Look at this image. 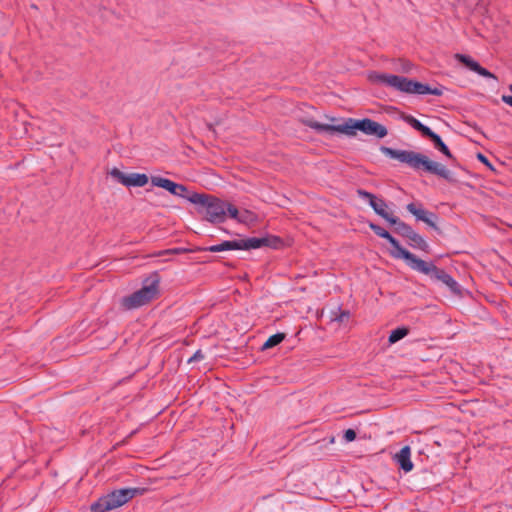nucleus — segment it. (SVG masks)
Returning a JSON list of instances; mask_svg holds the SVG:
<instances>
[{
    "mask_svg": "<svg viewBox=\"0 0 512 512\" xmlns=\"http://www.w3.org/2000/svg\"><path fill=\"white\" fill-rule=\"evenodd\" d=\"M302 123L317 132H325L330 135L341 133L347 136H355L357 130L377 138H384L388 134L387 128L384 125L370 118L361 120L348 118L344 123L338 125L322 124L313 119H303Z\"/></svg>",
    "mask_w": 512,
    "mask_h": 512,
    "instance_id": "obj_1",
    "label": "nucleus"
},
{
    "mask_svg": "<svg viewBox=\"0 0 512 512\" xmlns=\"http://www.w3.org/2000/svg\"><path fill=\"white\" fill-rule=\"evenodd\" d=\"M380 151L385 156L396 159L414 170L422 169L428 173L441 177L448 182L456 181L454 174L444 165L430 160L427 156L421 153L409 150H397L386 146H381Z\"/></svg>",
    "mask_w": 512,
    "mask_h": 512,
    "instance_id": "obj_2",
    "label": "nucleus"
},
{
    "mask_svg": "<svg viewBox=\"0 0 512 512\" xmlns=\"http://www.w3.org/2000/svg\"><path fill=\"white\" fill-rule=\"evenodd\" d=\"M369 80L373 83H381L407 94H431L435 96H441L443 94L442 87L431 88L427 84L394 74L371 72L369 74Z\"/></svg>",
    "mask_w": 512,
    "mask_h": 512,
    "instance_id": "obj_3",
    "label": "nucleus"
},
{
    "mask_svg": "<svg viewBox=\"0 0 512 512\" xmlns=\"http://www.w3.org/2000/svg\"><path fill=\"white\" fill-rule=\"evenodd\" d=\"M160 275L157 271L151 273L143 281V286L132 294L121 299V306L125 310H133L147 305L159 296Z\"/></svg>",
    "mask_w": 512,
    "mask_h": 512,
    "instance_id": "obj_4",
    "label": "nucleus"
},
{
    "mask_svg": "<svg viewBox=\"0 0 512 512\" xmlns=\"http://www.w3.org/2000/svg\"><path fill=\"white\" fill-rule=\"evenodd\" d=\"M188 201L197 205L198 213L210 223H223L225 221L226 202L209 194L193 192Z\"/></svg>",
    "mask_w": 512,
    "mask_h": 512,
    "instance_id": "obj_5",
    "label": "nucleus"
},
{
    "mask_svg": "<svg viewBox=\"0 0 512 512\" xmlns=\"http://www.w3.org/2000/svg\"><path fill=\"white\" fill-rule=\"evenodd\" d=\"M146 491V488L140 487L114 490L111 493L100 497L95 503H93L91 505V511L108 512L110 510L121 507L135 496L145 494Z\"/></svg>",
    "mask_w": 512,
    "mask_h": 512,
    "instance_id": "obj_6",
    "label": "nucleus"
},
{
    "mask_svg": "<svg viewBox=\"0 0 512 512\" xmlns=\"http://www.w3.org/2000/svg\"><path fill=\"white\" fill-rule=\"evenodd\" d=\"M409 267L442 282L453 294H461L460 285L454 280V278L445 270L438 268L433 262H426L416 257Z\"/></svg>",
    "mask_w": 512,
    "mask_h": 512,
    "instance_id": "obj_7",
    "label": "nucleus"
},
{
    "mask_svg": "<svg viewBox=\"0 0 512 512\" xmlns=\"http://www.w3.org/2000/svg\"><path fill=\"white\" fill-rule=\"evenodd\" d=\"M391 224L395 226V232L397 234L407 238L410 241L411 246L425 252L428 251L429 245L425 239L420 234L415 232L410 225L401 221L398 217L396 219H391Z\"/></svg>",
    "mask_w": 512,
    "mask_h": 512,
    "instance_id": "obj_8",
    "label": "nucleus"
},
{
    "mask_svg": "<svg viewBox=\"0 0 512 512\" xmlns=\"http://www.w3.org/2000/svg\"><path fill=\"white\" fill-rule=\"evenodd\" d=\"M110 175L126 187H143L149 182V177L144 173L125 174L118 168H113Z\"/></svg>",
    "mask_w": 512,
    "mask_h": 512,
    "instance_id": "obj_9",
    "label": "nucleus"
},
{
    "mask_svg": "<svg viewBox=\"0 0 512 512\" xmlns=\"http://www.w3.org/2000/svg\"><path fill=\"white\" fill-rule=\"evenodd\" d=\"M282 243L281 239L276 236H269V237H252L247 239H239V250H250V249H257L260 247H272V248H278L279 245Z\"/></svg>",
    "mask_w": 512,
    "mask_h": 512,
    "instance_id": "obj_10",
    "label": "nucleus"
},
{
    "mask_svg": "<svg viewBox=\"0 0 512 512\" xmlns=\"http://www.w3.org/2000/svg\"><path fill=\"white\" fill-rule=\"evenodd\" d=\"M357 194L359 197H361L363 199H367L369 201L371 208L374 210V212L377 215H379L380 217L384 218L390 224H391V219L397 218L386 211L387 204L383 199L377 198L374 194H372L366 190H363V189H358Z\"/></svg>",
    "mask_w": 512,
    "mask_h": 512,
    "instance_id": "obj_11",
    "label": "nucleus"
},
{
    "mask_svg": "<svg viewBox=\"0 0 512 512\" xmlns=\"http://www.w3.org/2000/svg\"><path fill=\"white\" fill-rule=\"evenodd\" d=\"M406 209L410 212L418 221H423L429 227L438 230L436 225V221L438 220V216L430 211L425 210L422 207V204L409 203L406 205Z\"/></svg>",
    "mask_w": 512,
    "mask_h": 512,
    "instance_id": "obj_12",
    "label": "nucleus"
},
{
    "mask_svg": "<svg viewBox=\"0 0 512 512\" xmlns=\"http://www.w3.org/2000/svg\"><path fill=\"white\" fill-rule=\"evenodd\" d=\"M381 238L386 239L394 248L393 251L390 252V255L396 259L402 258L406 261L407 265L410 266L414 261L416 256L403 248L398 240L394 238L388 231H383Z\"/></svg>",
    "mask_w": 512,
    "mask_h": 512,
    "instance_id": "obj_13",
    "label": "nucleus"
},
{
    "mask_svg": "<svg viewBox=\"0 0 512 512\" xmlns=\"http://www.w3.org/2000/svg\"><path fill=\"white\" fill-rule=\"evenodd\" d=\"M455 58L464 64L467 68H469L471 71L476 72L477 74L486 77V78H493L496 79V76L488 71L486 68L482 67L478 62L473 60L470 56L464 55V54H456Z\"/></svg>",
    "mask_w": 512,
    "mask_h": 512,
    "instance_id": "obj_14",
    "label": "nucleus"
},
{
    "mask_svg": "<svg viewBox=\"0 0 512 512\" xmlns=\"http://www.w3.org/2000/svg\"><path fill=\"white\" fill-rule=\"evenodd\" d=\"M394 460L404 472H410L413 469L411 449L409 446L401 448V450L394 455Z\"/></svg>",
    "mask_w": 512,
    "mask_h": 512,
    "instance_id": "obj_15",
    "label": "nucleus"
},
{
    "mask_svg": "<svg viewBox=\"0 0 512 512\" xmlns=\"http://www.w3.org/2000/svg\"><path fill=\"white\" fill-rule=\"evenodd\" d=\"M150 180H151V183L153 186L163 188V189L167 190L169 193H171L172 195L177 193L176 190L178 189L179 183H175L170 179L163 178L160 176H152L150 178Z\"/></svg>",
    "mask_w": 512,
    "mask_h": 512,
    "instance_id": "obj_16",
    "label": "nucleus"
},
{
    "mask_svg": "<svg viewBox=\"0 0 512 512\" xmlns=\"http://www.w3.org/2000/svg\"><path fill=\"white\" fill-rule=\"evenodd\" d=\"M426 137L429 138L433 143L434 147L441 153H443L447 158L454 159L448 146L442 141L441 137L438 134L431 130Z\"/></svg>",
    "mask_w": 512,
    "mask_h": 512,
    "instance_id": "obj_17",
    "label": "nucleus"
},
{
    "mask_svg": "<svg viewBox=\"0 0 512 512\" xmlns=\"http://www.w3.org/2000/svg\"><path fill=\"white\" fill-rule=\"evenodd\" d=\"M209 252H222L228 250H239L238 240L223 241L220 244L212 245L203 249Z\"/></svg>",
    "mask_w": 512,
    "mask_h": 512,
    "instance_id": "obj_18",
    "label": "nucleus"
},
{
    "mask_svg": "<svg viewBox=\"0 0 512 512\" xmlns=\"http://www.w3.org/2000/svg\"><path fill=\"white\" fill-rule=\"evenodd\" d=\"M403 119L411 127H413L415 130L419 131L422 134V136H424V137H426L427 134L431 131V129L428 126H425L419 120H417L415 117H413L411 115H404Z\"/></svg>",
    "mask_w": 512,
    "mask_h": 512,
    "instance_id": "obj_19",
    "label": "nucleus"
},
{
    "mask_svg": "<svg viewBox=\"0 0 512 512\" xmlns=\"http://www.w3.org/2000/svg\"><path fill=\"white\" fill-rule=\"evenodd\" d=\"M350 312L348 310H342L340 307H337L335 310L331 311V321L344 323L350 319Z\"/></svg>",
    "mask_w": 512,
    "mask_h": 512,
    "instance_id": "obj_20",
    "label": "nucleus"
},
{
    "mask_svg": "<svg viewBox=\"0 0 512 512\" xmlns=\"http://www.w3.org/2000/svg\"><path fill=\"white\" fill-rule=\"evenodd\" d=\"M409 333V328L407 327H398L391 331L388 341L390 344H394L398 342L399 340L403 339L405 336H407Z\"/></svg>",
    "mask_w": 512,
    "mask_h": 512,
    "instance_id": "obj_21",
    "label": "nucleus"
},
{
    "mask_svg": "<svg viewBox=\"0 0 512 512\" xmlns=\"http://www.w3.org/2000/svg\"><path fill=\"white\" fill-rule=\"evenodd\" d=\"M227 213L230 216V218L235 219L239 222L244 223L247 220V217H244V215H239L238 209L228 202H226L225 216L227 215Z\"/></svg>",
    "mask_w": 512,
    "mask_h": 512,
    "instance_id": "obj_22",
    "label": "nucleus"
},
{
    "mask_svg": "<svg viewBox=\"0 0 512 512\" xmlns=\"http://www.w3.org/2000/svg\"><path fill=\"white\" fill-rule=\"evenodd\" d=\"M285 339L284 333H276L271 335L263 344L262 349L266 350L280 344Z\"/></svg>",
    "mask_w": 512,
    "mask_h": 512,
    "instance_id": "obj_23",
    "label": "nucleus"
},
{
    "mask_svg": "<svg viewBox=\"0 0 512 512\" xmlns=\"http://www.w3.org/2000/svg\"><path fill=\"white\" fill-rule=\"evenodd\" d=\"M176 191H177V193H175L174 196L181 197V198H184L187 200H188V197L191 195V194H187L188 189L183 184H178V189Z\"/></svg>",
    "mask_w": 512,
    "mask_h": 512,
    "instance_id": "obj_24",
    "label": "nucleus"
},
{
    "mask_svg": "<svg viewBox=\"0 0 512 512\" xmlns=\"http://www.w3.org/2000/svg\"><path fill=\"white\" fill-rule=\"evenodd\" d=\"M204 358V353L199 349L188 359V363L198 362L203 360Z\"/></svg>",
    "mask_w": 512,
    "mask_h": 512,
    "instance_id": "obj_25",
    "label": "nucleus"
},
{
    "mask_svg": "<svg viewBox=\"0 0 512 512\" xmlns=\"http://www.w3.org/2000/svg\"><path fill=\"white\" fill-rule=\"evenodd\" d=\"M477 159H478L481 163H483L484 165H486L490 170H492V171H494V170H495V169H494V167H493V165L490 163V161L488 160V158H487L484 154H482V153H478V154H477Z\"/></svg>",
    "mask_w": 512,
    "mask_h": 512,
    "instance_id": "obj_26",
    "label": "nucleus"
},
{
    "mask_svg": "<svg viewBox=\"0 0 512 512\" xmlns=\"http://www.w3.org/2000/svg\"><path fill=\"white\" fill-rule=\"evenodd\" d=\"M369 228L379 237L382 236L383 231H386L384 228H382L380 225L375 224L373 222L369 223Z\"/></svg>",
    "mask_w": 512,
    "mask_h": 512,
    "instance_id": "obj_27",
    "label": "nucleus"
},
{
    "mask_svg": "<svg viewBox=\"0 0 512 512\" xmlns=\"http://www.w3.org/2000/svg\"><path fill=\"white\" fill-rule=\"evenodd\" d=\"M344 439L347 441V442H352L356 439V432L353 430V429H347L345 432H344Z\"/></svg>",
    "mask_w": 512,
    "mask_h": 512,
    "instance_id": "obj_28",
    "label": "nucleus"
},
{
    "mask_svg": "<svg viewBox=\"0 0 512 512\" xmlns=\"http://www.w3.org/2000/svg\"><path fill=\"white\" fill-rule=\"evenodd\" d=\"M178 252H179V249H168V250L159 251V252L153 254L152 256H161V255H166V254H176Z\"/></svg>",
    "mask_w": 512,
    "mask_h": 512,
    "instance_id": "obj_29",
    "label": "nucleus"
},
{
    "mask_svg": "<svg viewBox=\"0 0 512 512\" xmlns=\"http://www.w3.org/2000/svg\"><path fill=\"white\" fill-rule=\"evenodd\" d=\"M509 90L512 93V84L509 86ZM502 101L512 107V95L511 96L510 95H503L502 96Z\"/></svg>",
    "mask_w": 512,
    "mask_h": 512,
    "instance_id": "obj_30",
    "label": "nucleus"
},
{
    "mask_svg": "<svg viewBox=\"0 0 512 512\" xmlns=\"http://www.w3.org/2000/svg\"><path fill=\"white\" fill-rule=\"evenodd\" d=\"M245 215H250L251 213L248 210H245Z\"/></svg>",
    "mask_w": 512,
    "mask_h": 512,
    "instance_id": "obj_31",
    "label": "nucleus"
}]
</instances>
